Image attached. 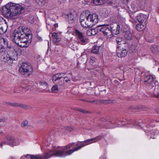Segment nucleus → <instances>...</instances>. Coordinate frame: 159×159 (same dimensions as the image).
<instances>
[{
  "instance_id": "nucleus-1",
  "label": "nucleus",
  "mask_w": 159,
  "mask_h": 159,
  "mask_svg": "<svg viewBox=\"0 0 159 159\" xmlns=\"http://www.w3.org/2000/svg\"><path fill=\"white\" fill-rule=\"evenodd\" d=\"M101 136H97L94 138L86 140L83 141L69 143L63 148L51 150L52 151V156L64 157L71 154L74 152L78 151L83 147L95 143L101 139Z\"/></svg>"
},
{
  "instance_id": "nucleus-2",
  "label": "nucleus",
  "mask_w": 159,
  "mask_h": 159,
  "mask_svg": "<svg viewBox=\"0 0 159 159\" xmlns=\"http://www.w3.org/2000/svg\"><path fill=\"white\" fill-rule=\"evenodd\" d=\"M24 9L21 6L13 3H8L3 6L1 10L2 14L8 19H15L16 15L23 13Z\"/></svg>"
},
{
  "instance_id": "nucleus-3",
  "label": "nucleus",
  "mask_w": 159,
  "mask_h": 159,
  "mask_svg": "<svg viewBox=\"0 0 159 159\" xmlns=\"http://www.w3.org/2000/svg\"><path fill=\"white\" fill-rule=\"evenodd\" d=\"M14 35V41L15 43L22 48L27 47L31 41V39L25 37L24 35L20 34V32Z\"/></svg>"
},
{
  "instance_id": "nucleus-4",
  "label": "nucleus",
  "mask_w": 159,
  "mask_h": 159,
  "mask_svg": "<svg viewBox=\"0 0 159 159\" xmlns=\"http://www.w3.org/2000/svg\"><path fill=\"white\" fill-rule=\"evenodd\" d=\"M19 69V71L22 75L25 77H29L33 71L31 65L29 63L26 62H19L18 64Z\"/></svg>"
},
{
  "instance_id": "nucleus-5",
  "label": "nucleus",
  "mask_w": 159,
  "mask_h": 159,
  "mask_svg": "<svg viewBox=\"0 0 159 159\" xmlns=\"http://www.w3.org/2000/svg\"><path fill=\"white\" fill-rule=\"evenodd\" d=\"M52 151H49L48 152H46L44 153L43 155L38 154L35 155H27L25 158L26 159H47L51 157V153Z\"/></svg>"
},
{
  "instance_id": "nucleus-6",
  "label": "nucleus",
  "mask_w": 159,
  "mask_h": 159,
  "mask_svg": "<svg viewBox=\"0 0 159 159\" xmlns=\"http://www.w3.org/2000/svg\"><path fill=\"white\" fill-rule=\"evenodd\" d=\"M65 74L63 73H60L55 74L52 77V81L57 85H63L64 84V79L62 75Z\"/></svg>"
},
{
  "instance_id": "nucleus-7",
  "label": "nucleus",
  "mask_w": 159,
  "mask_h": 159,
  "mask_svg": "<svg viewBox=\"0 0 159 159\" xmlns=\"http://www.w3.org/2000/svg\"><path fill=\"white\" fill-rule=\"evenodd\" d=\"M19 32L21 33L20 34H21V35H24L25 37H27L29 39L32 38L31 31L29 29L27 28L19 27L17 30H16L14 31L13 34L14 35L17 33L19 34Z\"/></svg>"
},
{
  "instance_id": "nucleus-8",
  "label": "nucleus",
  "mask_w": 159,
  "mask_h": 159,
  "mask_svg": "<svg viewBox=\"0 0 159 159\" xmlns=\"http://www.w3.org/2000/svg\"><path fill=\"white\" fill-rule=\"evenodd\" d=\"M111 31L110 25H109L101 26L99 29L100 31L104 35L109 38H111L113 36Z\"/></svg>"
},
{
  "instance_id": "nucleus-9",
  "label": "nucleus",
  "mask_w": 159,
  "mask_h": 159,
  "mask_svg": "<svg viewBox=\"0 0 159 159\" xmlns=\"http://www.w3.org/2000/svg\"><path fill=\"white\" fill-rule=\"evenodd\" d=\"M143 80L144 84L146 86H150L152 87H153L155 85V83L154 81L153 77L152 75H145Z\"/></svg>"
},
{
  "instance_id": "nucleus-10",
  "label": "nucleus",
  "mask_w": 159,
  "mask_h": 159,
  "mask_svg": "<svg viewBox=\"0 0 159 159\" xmlns=\"http://www.w3.org/2000/svg\"><path fill=\"white\" fill-rule=\"evenodd\" d=\"M110 28L111 30V32L112 34H118L120 33V28L122 29V26L121 24H117L116 23H114L111 24L110 25Z\"/></svg>"
},
{
  "instance_id": "nucleus-11",
  "label": "nucleus",
  "mask_w": 159,
  "mask_h": 159,
  "mask_svg": "<svg viewBox=\"0 0 159 159\" xmlns=\"http://www.w3.org/2000/svg\"><path fill=\"white\" fill-rule=\"evenodd\" d=\"M86 19L88 20L90 24L92 25L98 22V16L96 14H90L86 16Z\"/></svg>"
},
{
  "instance_id": "nucleus-12",
  "label": "nucleus",
  "mask_w": 159,
  "mask_h": 159,
  "mask_svg": "<svg viewBox=\"0 0 159 159\" xmlns=\"http://www.w3.org/2000/svg\"><path fill=\"white\" fill-rule=\"evenodd\" d=\"M8 42L7 39L0 36V52L4 53L6 48L8 47Z\"/></svg>"
},
{
  "instance_id": "nucleus-13",
  "label": "nucleus",
  "mask_w": 159,
  "mask_h": 159,
  "mask_svg": "<svg viewBox=\"0 0 159 159\" xmlns=\"http://www.w3.org/2000/svg\"><path fill=\"white\" fill-rule=\"evenodd\" d=\"M6 138L9 142L4 141L3 142L4 144H8L12 147L17 145L19 144V142L15 140L13 137L7 136Z\"/></svg>"
},
{
  "instance_id": "nucleus-14",
  "label": "nucleus",
  "mask_w": 159,
  "mask_h": 159,
  "mask_svg": "<svg viewBox=\"0 0 159 159\" xmlns=\"http://www.w3.org/2000/svg\"><path fill=\"white\" fill-rule=\"evenodd\" d=\"M117 54L119 57H125L127 54V50L126 48H121L120 46H118L117 47Z\"/></svg>"
},
{
  "instance_id": "nucleus-15",
  "label": "nucleus",
  "mask_w": 159,
  "mask_h": 159,
  "mask_svg": "<svg viewBox=\"0 0 159 159\" xmlns=\"http://www.w3.org/2000/svg\"><path fill=\"white\" fill-rule=\"evenodd\" d=\"M7 25L6 21L2 19H0V34H3L6 32Z\"/></svg>"
},
{
  "instance_id": "nucleus-16",
  "label": "nucleus",
  "mask_w": 159,
  "mask_h": 159,
  "mask_svg": "<svg viewBox=\"0 0 159 159\" xmlns=\"http://www.w3.org/2000/svg\"><path fill=\"white\" fill-rule=\"evenodd\" d=\"M80 22L81 26L84 28H88L92 26L89 21L86 19V17L85 18L84 17L81 15L80 18Z\"/></svg>"
},
{
  "instance_id": "nucleus-17",
  "label": "nucleus",
  "mask_w": 159,
  "mask_h": 159,
  "mask_svg": "<svg viewBox=\"0 0 159 159\" xmlns=\"http://www.w3.org/2000/svg\"><path fill=\"white\" fill-rule=\"evenodd\" d=\"M66 20L69 23L74 22L75 20V13H70L67 14L66 16Z\"/></svg>"
},
{
  "instance_id": "nucleus-18",
  "label": "nucleus",
  "mask_w": 159,
  "mask_h": 159,
  "mask_svg": "<svg viewBox=\"0 0 159 159\" xmlns=\"http://www.w3.org/2000/svg\"><path fill=\"white\" fill-rule=\"evenodd\" d=\"M124 37L125 39L128 40H131L133 39L132 34L129 31H124Z\"/></svg>"
},
{
  "instance_id": "nucleus-19",
  "label": "nucleus",
  "mask_w": 159,
  "mask_h": 159,
  "mask_svg": "<svg viewBox=\"0 0 159 159\" xmlns=\"http://www.w3.org/2000/svg\"><path fill=\"white\" fill-rule=\"evenodd\" d=\"M137 18L139 22L143 23L144 22H145L147 20V16L146 15L141 14L138 16Z\"/></svg>"
},
{
  "instance_id": "nucleus-20",
  "label": "nucleus",
  "mask_w": 159,
  "mask_h": 159,
  "mask_svg": "<svg viewBox=\"0 0 159 159\" xmlns=\"http://www.w3.org/2000/svg\"><path fill=\"white\" fill-rule=\"evenodd\" d=\"M151 50L152 53L156 55H159V47L157 46L153 45L151 47Z\"/></svg>"
},
{
  "instance_id": "nucleus-21",
  "label": "nucleus",
  "mask_w": 159,
  "mask_h": 159,
  "mask_svg": "<svg viewBox=\"0 0 159 159\" xmlns=\"http://www.w3.org/2000/svg\"><path fill=\"white\" fill-rule=\"evenodd\" d=\"M75 33L80 41L82 42H84L85 41L82 33L80 32L79 30H75Z\"/></svg>"
},
{
  "instance_id": "nucleus-22",
  "label": "nucleus",
  "mask_w": 159,
  "mask_h": 159,
  "mask_svg": "<svg viewBox=\"0 0 159 159\" xmlns=\"http://www.w3.org/2000/svg\"><path fill=\"white\" fill-rule=\"evenodd\" d=\"M11 106L15 107H19L24 109H27L28 108V106L26 105L16 102H12Z\"/></svg>"
},
{
  "instance_id": "nucleus-23",
  "label": "nucleus",
  "mask_w": 159,
  "mask_h": 159,
  "mask_svg": "<svg viewBox=\"0 0 159 159\" xmlns=\"http://www.w3.org/2000/svg\"><path fill=\"white\" fill-rule=\"evenodd\" d=\"M52 37L54 41L56 43L60 41L61 38L57 35V33L56 32H53L52 34Z\"/></svg>"
},
{
  "instance_id": "nucleus-24",
  "label": "nucleus",
  "mask_w": 159,
  "mask_h": 159,
  "mask_svg": "<svg viewBox=\"0 0 159 159\" xmlns=\"http://www.w3.org/2000/svg\"><path fill=\"white\" fill-rule=\"evenodd\" d=\"M29 82L27 80L23 81L21 83V86L22 87L27 90H28L29 89V88H28V86H29Z\"/></svg>"
},
{
  "instance_id": "nucleus-25",
  "label": "nucleus",
  "mask_w": 159,
  "mask_h": 159,
  "mask_svg": "<svg viewBox=\"0 0 159 159\" xmlns=\"http://www.w3.org/2000/svg\"><path fill=\"white\" fill-rule=\"evenodd\" d=\"M100 46L97 45H94L92 48L91 52L92 53L98 54L99 52V50Z\"/></svg>"
},
{
  "instance_id": "nucleus-26",
  "label": "nucleus",
  "mask_w": 159,
  "mask_h": 159,
  "mask_svg": "<svg viewBox=\"0 0 159 159\" xmlns=\"http://www.w3.org/2000/svg\"><path fill=\"white\" fill-rule=\"evenodd\" d=\"M107 0H93V3L96 5H101L105 3Z\"/></svg>"
},
{
  "instance_id": "nucleus-27",
  "label": "nucleus",
  "mask_w": 159,
  "mask_h": 159,
  "mask_svg": "<svg viewBox=\"0 0 159 159\" xmlns=\"http://www.w3.org/2000/svg\"><path fill=\"white\" fill-rule=\"evenodd\" d=\"M114 101L115 100L111 99L106 100H99V102L100 103L103 104H107L113 103Z\"/></svg>"
},
{
  "instance_id": "nucleus-28",
  "label": "nucleus",
  "mask_w": 159,
  "mask_h": 159,
  "mask_svg": "<svg viewBox=\"0 0 159 159\" xmlns=\"http://www.w3.org/2000/svg\"><path fill=\"white\" fill-rule=\"evenodd\" d=\"M136 28L138 31H140L145 28V26L144 25H143L142 23H140L136 25Z\"/></svg>"
},
{
  "instance_id": "nucleus-29",
  "label": "nucleus",
  "mask_w": 159,
  "mask_h": 159,
  "mask_svg": "<svg viewBox=\"0 0 159 159\" xmlns=\"http://www.w3.org/2000/svg\"><path fill=\"white\" fill-rule=\"evenodd\" d=\"M99 26H98V27H97L94 29H90L92 35H94L97 34L98 32V30H99L100 29L99 28Z\"/></svg>"
},
{
  "instance_id": "nucleus-30",
  "label": "nucleus",
  "mask_w": 159,
  "mask_h": 159,
  "mask_svg": "<svg viewBox=\"0 0 159 159\" xmlns=\"http://www.w3.org/2000/svg\"><path fill=\"white\" fill-rule=\"evenodd\" d=\"M145 39L148 42L150 43L153 42L154 40V37L152 35L150 36H146Z\"/></svg>"
},
{
  "instance_id": "nucleus-31",
  "label": "nucleus",
  "mask_w": 159,
  "mask_h": 159,
  "mask_svg": "<svg viewBox=\"0 0 159 159\" xmlns=\"http://www.w3.org/2000/svg\"><path fill=\"white\" fill-rule=\"evenodd\" d=\"M51 90L53 93H57L59 91V89L57 85L56 84L54 85L51 89Z\"/></svg>"
},
{
  "instance_id": "nucleus-32",
  "label": "nucleus",
  "mask_w": 159,
  "mask_h": 159,
  "mask_svg": "<svg viewBox=\"0 0 159 159\" xmlns=\"http://www.w3.org/2000/svg\"><path fill=\"white\" fill-rule=\"evenodd\" d=\"M116 41L117 43L119 45H120L123 43H124V41L123 39L120 37L117 38L116 39Z\"/></svg>"
},
{
  "instance_id": "nucleus-33",
  "label": "nucleus",
  "mask_w": 159,
  "mask_h": 159,
  "mask_svg": "<svg viewBox=\"0 0 159 159\" xmlns=\"http://www.w3.org/2000/svg\"><path fill=\"white\" fill-rule=\"evenodd\" d=\"M86 63V61H82V60H80V61H79L77 62V66L78 67L80 68L81 67V66H84Z\"/></svg>"
},
{
  "instance_id": "nucleus-34",
  "label": "nucleus",
  "mask_w": 159,
  "mask_h": 159,
  "mask_svg": "<svg viewBox=\"0 0 159 159\" xmlns=\"http://www.w3.org/2000/svg\"><path fill=\"white\" fill-rule=\"evenodd\" d=\"M73 42L70 43V46L72 49H74L76 48V45L77 44V43L76 42H75L74 44H73Z\"/></svg>"
},
{
  "instance_id": "nucleus-35",
  "label": "nucleus",
  "mask_w": 159,
  "mask_h": 159,
  "mask_svg": "<svg viewBox=\"0 0 159 159\" xmlns=\"http://www.w3.org/2000/svg\"><path fill=\"white\" fill-rule=\"evenodd\" d=\"M28 122L27 121H25L21 123V125L22 127L26 128L28 125Z\"/></svg>"
},
{
  "instance_id": "nucleus-36",
  "label": "nucleus",
  "mask_w": 159,
  "mask_h": 159,
  "mask_svg": "<svg viewBox=\"0 0 159 159\" xmlns=\"http://www.w3.org/2000/svg\"><path fill=\"white\" fill-rule=\"evenodd\" d=\"M77 110L81 112L84 113H89V112L87 111H85L84 110L81 109H78Z\"/></svg>"
},
{
  "instance_id": "nucleus-37",
  "label": "nucleus",
  "mask_w": 159,
  "mask_h": 159,
  "mask_svg": "<svg viewBox=\"0 0 159 159\" xmlns=\"http://www.w3.org/2000/svg\"><path fill=\"white\" fill-rule=\"evenodd\" d=\"M64 81H65L66 82H68L70 80V77H69L68 76L63 77Z\"/></svg>"
},
{
  "instance_id": "nucleus-38",
  "label": "nucleus",
  "mask_w": 159,
  "mask_h": 159,
  "mask_svg": "<svg viewBox=\"0 0 159 159\" xmlns=\"http://www.w3.org/2000/svg\"><path fill=\"white\" fill-rule=\"evenodd\" d=\"M86 34L88 36H91L92 35V34H91V31L90 29H89L87 32H86Z\"/></svg>"
},
{
  "instance_id": "nucleus-39",
  "label": "nucleus",
  "mask_w": 159,
  "mask_h": 159,
  "mask_svg": "<svg viewBox=\"0 0 159 159\" xmlns=\"http://www.w3.org/2000/svg\"><path fill=\"white\" fill-rule=\"evenodd\" d=\"M34 58L35 59H40L42 58L39 55H36L34 57Z\"/></svg>"
},
{
  "instance_id": "nucleus-40",
  "label": "nucleus",
  "mask_w": 159,
  "mask_h": 159,
  "mask_svg": "<svg viewBox=\"0 0 159 159\" xmlns=\"http://www.w3.org/2000/svg\"><path fill=\"white\" fill-rule=\"evenodd\" d=\"M12 61L13 60H7V61H5V62L6 63H7L9 65H11V64L12 63Z\"/></svg>"
},
{
  "instance_id": "nucleus-41",
  "label": "nucleus",
  "mask_w": 159,
  "mask_h": 159,
  "mask_svg": "<svg viewBox=\"0 0 159 159\" xmlns=\"http://www.w3.org/2000/svg\"><path fill=\"white\" fill-rule=\"evenodd\" d=\"M159 133V131L158 130H154L153 132L152 133L154 135H157Z\"/></svg>"
},
{
  "instance_id": "nucleus-42",
  "label": "nucleus",
  "mask_w": 159,
  "mask_h": 159,
  "mask_svg": "<svg viewBox=\"0 0 159 159\" xmlns=\"http://www.w3.org/2000/svg\"><path fill=\"white\" fill-rule=\"evenodd\" d=\"M8 56L7 57H8L9 58V60H15V58L13 57V56H10V55L8 54Z\"/></svg>"
},
{
  "instance_id": "nucleus-43",
  "label": "nucleus",
  "mask_w": 159,
  "mask_h": 159,
  "mask_svg": "<svg viewBox=\"0 0 159 159\" xmlns=\"http://www.w3.org/2000/svg\"><path fill=\"white\" fill-rule=\"evenodd\" d=\"M66 130H67L70 131H71L72 130V128L71 127H66Z\"/></svg>"
},
{
  "instance_id": "nucleus-44",
  "label": "nucleus",
  "mask_w": 159,
  "mask_h": 159,
  "mask_svg": "<svg viewBox=\"0 0 159 159\" xmlns=\"http://www.w3.org/2000/svg\"><path fill=\"white\" fill-rule=\"evenodd\" d=\"M154 94L156 97L159 98V93H156L155 91Z\"/></svg>"
},
{
  "instance_id": "nucleus-45",
  "label": "nucleus",
  "mask_w": 159,
  "mask_h": 159,
  "mask_svg": "<svg viewBox=\"0 0 159 159\" xmlns=\"http://www.w3.org/2000/svg\"><path fill=\"white\" fill-rule=\"evenodd\" d=\"M155 64L156 65L159 66V62L158 61V60L157 61L155 60Z\"/></svg>"
},
{
  "instance_id": "nucleus-46",
  "label": "nucleus",
  "mask_w": 159,
  "mask_h": 159,
  "mask_svg": "<svg viewBox=\"0 0 159 159\" xmlns=\"http://www.w3.org/2000/svg\"><path fill=\"white\" fill-rule=\"evenodd\" d=\"M7 104L8 105H10V106H11L12 103L8 102L7 103Z\"/></svg>"
},
{
  "instance_id": "nucleus-47",
  "label": "nucleus",
  "mask_w": 159,
  "mask_h": 159,
  "mask_svg": "<svg viewBox=\"0 0 159 159\" xmlns=\"http://www.w3.org/2000/svg\"><path fill=\"white\" fill-rule=\"evenodd\" d=\"M99 159H106V157L104 156H101L99 157Z\"/></svg>"
},
{
  "instance_id": "nucleus-48",
  "label": "nucleus",
  "mask_w": 159,
  "mask_h": 159,
  "mask_svg": "<svg viewBox=\"0 0 159 159\" xmlns=\"http://www.w3.org/2000/svg\"><path fill=\"white\" fill-rule=\"evenodd\" d=\"M95 100H93V101H87V102H90V103H94L95 102Z\"/></svg>"
},
{
  "instance_id": "nucleus-49",
  "label": "nucleus",
  "mask_w": 159,
  "mask_h": 159,
  "mask_svg": "<svg viewBox=\"0 0 159 159\" xmlns=\"http://www.w3.org/2000/svg\"><path fill=\"white\" fill-rule=\"evenodd\" d=\"M155 111L158 113L159 114V109L157 108L155 109Z\"/></svg>"
},
{
  "instance_id": "nucleus-50",
  "label": "nucleus",
  "mask_w": 159,
  "mask_h": 159,
  "mask_svg": "<svg viewBox=\"0 0 159 159\" xmlns=\"http://www.w3.org/2000/svg\"><path fill=\"white\" fill-rule=\"evenodd\" d=\"M114 83L115 84H117L118 83V81L117 80H115L114 81Z\"/></svg>"
},
{
  "instance_id": "nucleus-51",
  "label": "nucleus",
  "mask_w": 159,
  "mask_h": 159,
  "mask_svg": "<svg viewBox=\"0 0 159 159\" xmlns=\"http://www.w3.org/2000/svg\"><path fill=\"white\" fill-rule=\"evenodd\" d=\"M43 84L45 85V86H46L47 85V83L46 82H43Z\"/></svg>"
},
{
  "instance_id": "nucleus-52",
  "label": "nucleus",
  "mask_w": 159,
  "mask_h": 159,
  "mask_svg": "<svg viewBox=\"0 0 159 159\" xmlns=\"http://www.w3.org/2000/svg\"><path fill=\"white\" fill-rule=\"evenodd\" d=\"M69 75H70V76L71 77V78H72V73L71 72L69 74Z\"/></svg>"
},
{
  "instance_id": "nucleus-53",
  "label": "nucleus",
  "mask_w": 159,
  "mask_h": 159,
  "mask_svg": "<svg viewBox=\"0 0 159 159\" xmlns=\"http://www.w3.org/2000/svg\"><path fill=\"white\" fill-rule=\"evenodd\" d=\"M54 27L55 28L57 27H58V25L57 24H55L54 25Z\"/></svg>"
},
{
  "instance_id": "nucleus-54",
  "label": "nucleus",
  "mask_w": 159,
  "mask_h": 159,
  "mask_svg": "<svg viewBox=\"0 0 159 159\" xmlns=\"http://www.w3.org/2000/svg\"><path fill=\"white\" fill-rule=\"evenodd\" d=\"M80 101H86V102H87V100H85L83 99H80Z\"/></svg>"
},
{
  "instance_id": "nucleus-55",
  "label": "nucleus",
  "mask_w": 159,
  "mask_h": 159,
  "mask_svg": "<svg viewBox=\"0 0 159 159\" xmlns=\"http://www.w3.org/2000/svg\"><path fill=\"white\" fill-rule=\"evenodd\" d=\"M150 138H152V139H155V137H154V136H152V137L151 136Z\"/></svg>"
},
{
  "instance_id": "nucleus-56",
  "label": "nucleus",
  "mask_w": 159,
  "mask_h": 159,
  "mask_svg": "<svg viewBox=\"0 0 159 159\" xmlns=\"http://www.w3.org/2000/svg\"><path fill=\"white\" fill-rule=\"evenodd\" d=\"M130 17H131L132 18H133V17H134V16H132V15H130Z\"/></svg>"
},
{
  "instance_id": "nucleus-57",
  "label": "nucleus",
  "mask_w": 159,
  "mask_h": 159,
  "mask_svg": "<svg viewBox=\"0 0 159 159\" xmlns=\"http://www.w3.org/2000/svg\"><path fill=\"white\" fill-rule=\"evenodd\" d=\"M129 0H127L126 2H129Z\"/></svg>"
},
{
  "instance_id": "nucleus-58",
  "label": "nucleus",
  "mask_w": 159,
  "mask_h": 159,
  "mask_svg": "<svg viewBox=\"0 0 159 159\" xmlns=\"http://www.w3.org/2000/svg\"><path fill=\"white\" fill-rule=\"evenodd\" d=\"M11 159H14V158L12 157H11Z\"/></svg>"
},
{
  "instance_id": "nucleus-59",
  "label": "nucleus",
  "mask_w": 159,
  "mask_h": 159,
  "mask_svg": "<svg viewBox=\"0 0 159 159\" xmlns=\"http://www.w3.org/2000/svg\"><path fill=\"white\" fill-rule=\"evenodd\" d=\"M2 133V132H0V134Z\"/></svg>"
}]
</instances>
